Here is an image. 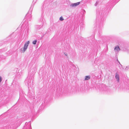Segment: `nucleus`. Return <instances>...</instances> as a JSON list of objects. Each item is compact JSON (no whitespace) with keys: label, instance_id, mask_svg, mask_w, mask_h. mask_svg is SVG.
<instances>
[{"label":"nucleus","instance_id":"17","mask_svg":"<svg viewBox=\"0 0 129 129\" xmlns=\"http://www.w3.org/2000/svg\"><path fill=\"white\" fill-rule=\"evenodd\" d=\"M34 69L36 71L37 69V68H36V67H35V68H34Z\"/></svg>","mask_w":129,"mask_h":129},{"label":"nucleus","instance_id":"4","mask_svg":"<svg viewBox=\"0 0 129 129\" xmlns=\"http://www.w3.org/2000/svg\"><path fill=\"white\" fill-rule=\"evenodd\" d=\"M72 69L73 70V71L74 72H76L77 73H78V69L74 65L72 66Z\"/></svg>","mask_w":129,"mask_h":129},{"label":"nucleus","instance_id":"5","mask_svg":"<svg viewBox=\"0 0 129 129\" xmlns=\"http://www.w3.org/2000/svg\"><path fill=\"white\" fill-rule=\"evenodd\" d=\"M80 2H79L76 3L72 4L70 5V7H75L77 5H79L80 4Z\"/></svg>","mask_w":129,"mask_h":129},{"label":"nucleus","instance_id":"18","mask_svg":"<svg viewBox=\"0 0 129 129\" xmlns=\"http://www.w3.org/2000/svg\"><path fill=\"white\" fill-rule=\"evenodd\" d=\"M27 80H28V79H26L25 80V82H26L27 81Z\"/></svg>","mask_w":129,"mask_h":129},{"label":"nucleus","instance_id":"19","mask_svg":"<svg viewBox=\"0 0 129 129\" xmlns=\"http://www.w3.org/2000/svg\"><path fill=\"white\" fill-rule=\"evenodd\" d=\"M118 62H119V63L120 64V62L118 61Z\"/></svg>","mask_w":129,"mask_h":129},{"label":"nucleus","instance_id":"9","mask_svg":"<svg viewBox=\"0 0 129 129\" xmlns=\"http://www.w3.org/2000/svg\"><path fill=\"white\" fill-rule=\"evenodd\" d=\"M90 76H85V80H89L90 78Z\"/></svg>","mask_w":129,"mask_h":129},{"label":"nucleus","instance_id":"14","mask_svg":"<svg viewBox=\"0 0 129 129\" xmlns=\"http://www.w3.org/2000/svg\"><path fill=\"white\" fill-rule=\"evenodd\" d=\"M40 21L41 22V24H42V19H40Z\"/></svg>","mask_w":129,"mask_h":129},{"label":"nucleus","instance_id":"3","mask_svg":"<svg viewBox=\"0 0 129 129\" xmlns=\"http://www.w3.org/2000/svg\"><path fill=\"white\" fill-rule=\"evenodd\" d=\"M29 43V41L26 42L25 43L23 48H21L20 49V52L21 53H24L27 50L28 45Z\"/></svg>","mask_w":129,"mask_h":129},{"label":"nucleus","instance_id":"15","mask_svg":"<svg viewBox=\"0 0 129 129\" xmlns=\"http://www.w3.org/2000/svg\"><path fill=\"white\" fill-rule=\"evenodd\" d=\"M28 127L29 128V129H31V128H30L31 127V126L30 125H29V126H28Z\"/></svg>","mask_w":129,"mask_h":129},{"label":"nucleus","instance_id":"2","mask_svg":"<svg viewBox=\"0 0 129 129\" xmlns=\"http://www.w3.org/2000/svg\"><path fill=\"white\" fill-rule=\"evenodd\" d=\"M37 0H33L32 4L30 8L28 13L26 15L25 17L28 20L30 21L31 19V14L33 8L34 4L36 2Z\"/></svg>","mask_w":129,"mask_h":129},{"label":"nucleus","instance_id":"8","mask_svg":"<svg viewBox=\"0 0 129 129\" xmlns=\"http://www.w3.org/2000/svg\"><path fill=\"white\" fill-rule=\"evenodd\" d=\"M114 50L115 51H118L120 50V48L118 46H116Z\"/></svg>","mask_w":129,"mask_h":129},{"label":"nucleus","instance_id":"7","mask_svg":"<svg viewBox=\"0 0 129 129\" xmlns=\"http://www.w3.org/2000/svg\"><path fill=\"white\" fill-rule=\"evenodd\" d=\"M115 78L116 79L117 81V82H119V75H118L117 73H116V75L115 76Z\"/></svg>","mask_w":129,"mask_h":129},{"label":"nucleus","instance_id":"12","mask_svg":"<svg viewBox=\"0 0 129 129\" xmlns=\"http://www.w3.org/2000/svg\"><path fill=\"white\" fill-rule=\"evenodd\" d=\"M37 42V41L36 40H35L33 42V44L34 45H35L36 44V43Z\"/></svg>","mask_w":129,"mask_h":129},{"label":"nucleus","instance_id":"16","mask_svg":"<svg viewBox=\"0 0 129 129\" xmlns=\"http://www.w3.org/2000/svg\"><path fill=\"white\" fill-rule=\"evenodd\" d=\"M98 4V3H97V2H96V3H95V6H96L97 5V4Z\"/></svg>","mask_w":129,"mask_h":129},{"label":"nucleus","instance_id":"10","mask_svg":"<svg viewBox=\"0 0 129 129\" xmlns=\"http://www.w3.org/2000/svg\"><path fill=\"white\" fill-rule=\"evenodd\" d=\"M41 26H42L41 25H37L35 26V27L37 29H39Z\"/></svg>","mask_w":129,"mask_h":129},{"label":"nucleus","instance_id":"11","mask_svg":"<svg viewBox=\"0 0 129 129\" xmlns=\"http://www.w3.org/2000/svg\"><path fill=\"white\" fill-rule=\"evenodd\" d=\"M24 30H25V34H27L28 32L29 31V28L28 27H26L25 29Z\"/></svg>","mask_w":129,"mask_h":129},{"label":"nucleus","instance_id":"13","mask_svg":"<svg viewBox=\"0 0 129 129\" xmlns=\"http://www.w3.org/2000/svg\"><path fill=\"white\" fill-rule=\"evenodd\" d=\"M59 20L60 21H62L64 20V19L63 17H61L59 18Z\"/></svg>","mask_w":129,"mask_h":129},{"label":"nucleus","instance_id":"1","mask_svg":"<svg viewBox=\"0 0 129 129\" xmlns=\"http://www.w3.org/2000/svg\"><path fill=\"white\" fill-rule=\"evenodd\" d=\"M105 11L104 9H102L99 10L97 12L96 19H98L99 18L101 19V21L100 24L99 25L100 28L102 27L103 24V21L105 19V17L107 14L106 13H105Z\"/></svg>","mask_w":129,"mask_h":129},{"label":"nucleus","instance_id":"6","mask_svg":"<svg viewBox=\"0 0 129 129\" xmlns=\"http://www.w3.org/2000/svg\"><path fill=\"white\" fill-rule=\"evenodd\" d=\"M27 84L28 86H29L30 87L31 86V84H32V80L31 79H30V78L29 79Z\"/></svg>","mask_w":129,"mask_h":129}]
</instances>
